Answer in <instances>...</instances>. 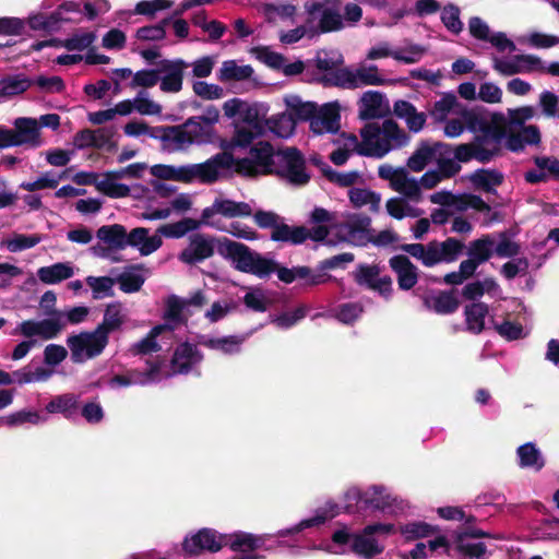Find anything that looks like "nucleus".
<instances>
[{
	"instance_id": "6e6552de",
	"label": "nucleus",
	"mask_w": 559,
	"mask_h": 559,
	"mask_svg": "<svg viewBox=\"0 0 559 559\" xmlns=\"http://www.w3.org/2000/svg\"><path fill=\"white\" fill-rule=\"evenodd\" d=\"M186 302L175 296L169 297L166 301V310L164 313L165 322L163 324L155 325L150 333L141 341L134 343L130 350L133 354H151L158 352L162 345L157 342L168 340L173 337V331L182 322V311Z\"/></svg>"
},
{
	"instance_id": "0eeeda50",
	"label": "nucleus",
	"mask_w": 559,
	"mask_h": 559,
	"mask_svg": "<svg viewBox=\"0 0 559 559\" xmlns=\"http://www.w3.org/2000/svg\"><path fill=\"white\" fill-rule=\"evenodd\" d=\"M471 115L455 114L444 120L443 134L447 138L455 139L461 136L465 130L474 134L489 132L497 128L507 127V120L501 112H488L467 108Z\"/></svg>"
},
{
	"instance_id": "f704fd0d",
	"label": "nucleus",
	"mask_w": 559,
	"mask_h": 559,
	"mask_svg": "<svg viewBox=\"0 0 559 559\" xmlns=\"http://www.w3.org/2000/svg\"><path fill=\"white\" fill-rule=\"evenodd\" d=\"M337 514H338V507L334 503L329 502L322 509L318 510L316 515H313L312 518L302 520L298 524H296L289 528L278 531L276 536L284 537V536H288L292 534L300 533L301 531H304L306 528H310V527L323 524L325 521L333 519Z\"/></svg>"
},
{
	"instance_id": "f257e3e1",
	"label": "nucleus",
	"mask_w": 559,
	"mask_h": 559,
	"mask_svg": "<svg viewBox=\"0 0 559 559\" xmlns=\"http://www.w3.org/2000/svg\"><path fill=\"white\" fill-rule=\"evenodd\" d=\"M224 115L229 119H237L235 134L230 141L221 140L219 147L223 152L233 155L237 147H247L258 135L264 131V120L269 112V106L262 103L250 104L240 98H231L223 105Z\"/></svg>"
},
{
	"instance_id": "2eb2a0df",
	"label": "nucleus",
	"mask_w": 559,
	"mask_h": 559,
	"mask_svg": "<svg viewBox=\"0 0 559 559\" xmlns=\"http://www.w3.org/2000/svg\"><path fill=\"white\" fill-rule=\"evenodd\" d=\"M107 344L108 336L97 328L92 332L80 333L68 338L71 359L76 364H82L100 355Z\"/></svg>"
},
{
	"instance_id": "7c9ffc66",
	"label": "nucleus",
	"mask_w": 559,
	"mask_h": 559,
	"mask_svg": "<svg viewBox=\"0 0 559 559\" xmlns=\"http://www.w3.org/2000/svg\"><path fill=\"white\" fill-rule=\"evenodd\" d=\"M518 133H514V129L506 132L502 140L506 141V146L518 152L524 148L525 145L538 144L540 141V132L536 126H520Z\"/></svg>"
},
{
	"instance_id": "c9c22d12",
	"label": "nucleus",
	"mask_w": 559,
	"mask_h": 559,
	"mask_svg": "<svg viewBox=\"0 0 559 559\" xmlns=\"http://www.w3.org/2000/svg\"><path fill=\"white\" fill-rule=\"evenodd\" d=\"M440 150H445L440 142L421 143L407 160V167L419 173L430 163H435V157L440 156Z\"/></svg>"
},
{
	"instance_id": "a211bd4d",
	"label": "nucleus",
	"mask_w": 559,
	"mask_h": 559,
	"mask_svg": "<svg viewBox=\"0 0 559 559\" xmlns=\"http://www.w3.org/2000/svg\"><path fill=\"white\" fill-rule=\"evenodd\" d=\"M64 322L61 313H57L56 318L44 320H25L19 323L14 330V334H20L26 340H34L38 336L43 340H52L63 330Z\"/></svg>"
},
{
	"instance_id": "4d7b16f0",
	"label": "nucleus",
	"mask_w": 559,
	"mask_h": 559,
	"mask_svg": "<svg viewBox=\"0 0 559 559\" xmlns=\"http://www.w3.org/2000/svg\"><path fill=\"white\" fill-rule=\"evenodd\" d=\"M390 216L402 219L404 217H418L423 211L402 198H391L385 203Z\"/></svg>"
},
{
	"instance_id": "ea45409f",
	"label": "nucleus",
	"mask_w": 559,
	"mask_h": 559,
	"mask_svg": "<svg viewBox=\"0 0 559 559\" xmlns=\"http://www.w3.org/2000/svg\"><path fill=\"white\" fill-rule=\"evenodd\" d=\"M427 309L438 314H449L459 308V300L452 293L438 292L427 295L424 298Z\"/></svg>"
},
{
	"instance_id": "774afa93",
	"label": "nucleus",
	"mask_w": 559,
	"mask_h": 559,
	"mask_svg": "<svg viewBox=\"0 0 559 559\" xmlns=\"http://www.w3.org/2000/svg\"><path fill=\"white\" fill-rule=\"evenodd\" d=\"M271 295L260 288H251L243 297L245 305L257 312H264L272 304Z\"/></svg>"
},
{
	"instance_id": "f03ea898",
	"label": "nucleus",
	"mask_w": 559,
	"mask_h": 559,
	"mask_svg": "<svg viewBox=\"0 0 559 559\" xmlns=\"http://www.w3.org/2000/svg\"><path fill=\"white\" fill-rule=\"evenodd\" d=\"M395 533L396 526L391 523L369 524L361 532L355 534H352L347 527H343L333 533V545H320L314 547V549L324 550L333 555H343L346 552V545L350 543L353 552L371 558L382 554L384 550V544L381 538Z\"/></svg>"
},
{
	"instance_id": "aec40b11",
	"label": "nucleus",
	"mask_w": 559,
	"mask_h": 559,
	"mask_svg": "<svg viewBox=\"0 0 559 559\" xmlns=\"http://www.w3.org/2000/svg\"><path fill=\"white\" fill-rule=\"evenodd\" d=\"M326 236L328 231L322 226H313L311 228L302 226L293 227L280 222L272 230L271 239L274 241H286L298 245L308 238L314 241H321L324 240Z\"/></svg>"
},
{
	"instance_id": "864d4df0",
	"label": "nucleus",
	"mask_w": 559,
	"mask_h": 559,
	"mask_svg": "<svg viewBox=\"0 0 559 559\" xmlns=\"http://www.w3.org/2000/svg\"><path fill=\"white\" fill-rule=\"evenodd\" d=\"M392 189L407 199L418 202L421 200L420 183L414 177H411L404 169L397 180H395Z\"/></svg>"
},
{
	"instance_id": "b1692460",
	"label": "nucleus",
	"mask_w": 559,
	"mask_h": 559,
	"mask_svg": "<svg viewBox=\"0 0 559 559\" xmlns=\"http://www.w3.org/2000/svg\"><path fill=\"white\" fill-rule=\"evenodd\" d=\"M452 547L443 534H437L427 543H418L404 559H437L443 556H451Z\"/></svg>"
},
{
	"instance_id": "412c9836",
	"label": "nucleus",
	"mask_w": 559,
	"mask_h": 559,
	"mask_svg": "<svg viewBox=\"0 0 559 559\" xmlns=\"http://www.w3.org/2000/svg\"><path fill=\"white\" fill-rule=\"evenodd\" d=\"M189 67L182 59L162 60L158 63L159 88L164 93H178L182 90L183 73Z\"/></svg>"
},
{
	"instance_id": "3c124183",
	"label": "nucleus",
	"mask_w": 559,
	"mask_h": 559,
	"mask_svg": "<svg viewBox=\"0 0 559 559\" xmlns=\"http://www.w3.org/2000/svg\"><path fill=\"white\" fill-rule=\"evenodd\" d=\"M519 464L523 468L539 471L544 466L540 451L534 443H525L518 449Z\"/></svg>"
},
{
	"instance_id": "5701e85b",
	"label": "nucleus",
	"mask_w": 559,
	"mask_h": 559,
	"mask_svg": "<svg viewBox=\"0 0 559 559\" xmlns=\"http://www.w3.org/2000/svg\"><path fill=\"white\" fill-rule=\"evenodd\" d=\"M13 134L15 146L39 147L44 143L39 123L35 118H16L13 121Z\"/></svg>"
},
{
	"instance_id": "bf43d9fd",
	"label": "nucleus",
	"mask_w": 559,
	"mask_h": 559,
	"mask_svg": "<svg viewBox=\"0 0 559 559\" xmlns=\"http://www.w3.org/2000/svg\"><path fill=\"white\" fill-rule=\"evenodd\" d=\"M396 532H400L401 535L407 539H417V538H426V537H435L436 527L425 523V522H411L404 525L396 527Z\"/></svg>"
},
{
	"instance_id": "423d86ee",
	"label": "nucleus",
	"mask_w": 559,
	"mask_h": 559,
	"mask_svg": "<svg viewBox=\"0 0 559 559\" xmlns=\"http://www.w3.org/2000/svg\"><path fill=\"white\" fill-rule=\"evenodd\" d=\"M217 251L222 257L230 260L238 271L253 274L260 278L267 277L275 272V261L262 257L240 242L227 238L221 239Z\"/></svg>"
},
{
	"instance_id": "13d9d810",
	"label": "nucleus",
	"mask_w": 559,
	"mask_h": 559,
	"mask_svg": "<svg viewBox=\"0 0 559 559\" xmlns=\"http://www.w3.org/2000/svg\"><path fill=\"white\" fill-rule=\"evenodd\" d=\"M96 189L111 198H123L130 192L128 186L118 182L115 175L108 174H105L100 179H97Z\"/></svg>"
},
{
	"instance_id": "bb28decb",
	"label": "nucleus",
	"mask_w": 559,
	"mask_h": 559,
	"mask_svg": "<svg viewBox=\"0 0 559 559\" xmlns=\"http://www.w3.org/2000/svg\"><path fill=\"white\" fill-rule=\"evenodd\" d=\"M358 284L378 290L382 296L388 297L392 292L390 277H379V269L376 265H359L355 272Z\"/></svg>"
},
{
	"instance_id": "c03bdc74",
	"label": "nucleus",
	"mask_w": 559,
	"mask_h": 559,
	"mask_svg": "<svg viewBox=\"0 0 559 559\" xmlns=\"http://www.w3.org/2000/svg\"><path fill=\"white\" fill-rule=\"evenodd\" d=\"M245 340V336L237 335L207 337L203 340L202 344L210 349L223 353L225 355H235L240 353Z\"/></svg>"
},
{
	"instance_id": "c85d7f7f",
	"label": "nucleus",
	"mask_w": 559,
	"mask_h": 559,
	"mask_svg": "<svg viewBox=\"0 0 559 559\" xmlns=\"http://www.w3.org/2000/svg\"><path fill=\"white\" fill-rule=\"evenodd\" d=\"M429 114L432 120L438 123L443 122L455 114L469 115L467 112V107L463 105L452 93H444L438 100H436Z\"/></svg>"
},
{
	"instance_id": "2f4dec72",
	"label": "nucleus",
	"mask_w": 559,
	"mask_h": 559,
	"mask_svg": "<svg viewBox=\"0 0 559 559\" xmlns=\"http://www.w3.org/2000/svg\"><path fill=\"white\" fill-rule=\"evenodd\" d=\"M213 254V246L210 239L195 234L190 237L189 246L180 253L179 259L188 264H193Z\"/></svg>"
},
{
	"instance_id": "4c0bfd02",
	"label": "nucleus",
	"mask_w": 559,
	"mask_h": 559,
	"mask_svg": "<svg viewBox=\"0 0 559 559\" xmlns=\"http://www.w3.org/2000/svg\"><path fill=\"white\" fill-rule=\"evenodd\" d=\"M74 274L75 269L71 262H59L37 270L38 280L46 285H56L71 278Z\"/></svg>"
},
{
	"instance_id": "052dcab7",
	"label": "nucleus",
	"mask_w": 559,
	"mask_h": 559,
	"mask_svg": "<svg viewBox=\"0 0 559 559\" xmlns=\"http://www.w3.org/2000/svg\"><path fill=\"white\" fill-rule=\"evenodd\" d=\"M445 150H440V156L435 157V163L438 165V171L443 177L449 178L457 174L461 169L460 164L454 159L452 147L447 143H441Z\"/></svg>"
},
{
	"instance_id": "cd10ccee",
	"label": "nucleus",
	"mask_w": 559,
	"mask_h": 559,
	"mask_svg": "<svg viewBox=\"0 0 559 559\" xmlns=\"http://www.w3.org/2000/svg\"><path fill=\"white\" fill-rule=\"evenodd\" d=\"M194 203L192 194L181 192L176 194L169 202L168 206L148 210L143 217L148 221L166 219L173 212L183 214L189 212Z\"/></svg>"
},
{
	"instance_id": "338daca9",
	"label": "nucleus",
	"mask_w": 559,
	"mask_h": 559,
	"mask_svg": "<svg viewBox=\"0 0 559 559\" xmlns=\"http://www.w3.org/2000/svg\"><path fill=\"white\" fill-rule=\"evenodd\" d=\"M86 284L90 286L95 299L111 297L114 295L115 277L87 276Z\"/></svg>"
},
{
	"instance_id": "8fccbe9b",
	"label": "nucleus",
	"mask_w": 559,
	"mask_h": 559,
	"mask_svg": "<svg viewBox=\"0 0 559 559\" xmlns=\"http://www.w3.org/2000/svg\"><path fill=\"white\" fill-rule=\"evenodd\" d=\"M47 420V417L34 409H20L1 418V424L8 427H19L25 424L39 425Z\"/></svg>"
},
{
	"instance_id": "473e14b6",
	"label": "nucleus",
	"mask_w": 559,
	"mask_h": 559,
	"mask_svg": "<svg viewBox=\"0 0 559 559\" xmlns=\"http://www.w3.org/2000/svg\"><path fill=\"white\" fill-rule=\"evenodd\" d=\"M393 114L399 119L404 120L411 132L418 133L425 127V112L418 111L416 107L407 100H396L393 105Z\"/></svg>"
},
{
	"instance_id": "a18cd8bd",
	"label": "nucleus",
	"mask_w": 559,
	"mask_h": 559,
	"mask_svg": "<svg viewBox=\"0 0 559 559\" xmlns=\"http://www.w3.org/2000/svg\"><path fill=\"white\" fill-rule=\"evenodd\" d=\"M426 51L424 46L404 40L402 45L394 46L393 60L399 63L414 64L424 58Z\"/></svg>"
},
{
	"instance_id": "e2e57ef3",
	"label": "nucleus",
	"mask_w": 559,
	"mask_h": 559,
	"mask_svg": "<svg viewBox=\"0 0 559 559\" xmlns=\"http://www.w3.org/2000/svg\"><path fill=\"white\" fill-rule=\"evenodd\" d=\"M31 86V81L24 76H10L0 81V102L19 95Z\"/></svg>"
},
{
	"instance_id": "393cba45",
	"label": "nucleus",
	"mask_w": 559,
	"mask_h": 559,
	"mask_svg": "<svg viewBox=\"0 0 559 559\" xmlns=\"http://www.w3.org/2000/svg\"><path fill=\"white\" fill-rule=\"evenodd\" d=\"M359 118L370 120L385 117L390 105L385 96L377 91L365 92L358 102Z\"/></svg>"
},
{
	"instance_id": "603ef678",
	"label": "nucleus",
	"mask_w": 559,
	"mask_h": 559,
	"mask_svg": "<svg viewBox=\"0 0 559 559\" xmlns=\"http://www.w3.org/2000/svg\"><path fill=\"white\" fill-rule=\"evenodd\" d=\"M162 365L163 362L155 361L145 372H141L139 370H130L127 372V374L130 377V380H132V385H147L169 377L168 373L162 372Z\"/></svg>"
},
{
	"instance_id": "c756f323",
	"label": "nucleus",
	"mask_w": 559,
	"mask_h": 559,
	"mask_svg": "<svg viewBox=\"0 0 559 559\" xmlns=\"http://www.w3.org/2000/svg\"><path fill=\"white\" fill-rule=\"evenodd\" d=\"M162 245L163 239L157 231L150 236L148 229L144 227L133 228L128 234V246L135 248L143 257L154 253Z\"/></svg>"
},
{
	"instance_id": "6ab92c4d",
	"label": "nucleus",
	"mask_w": 559,
	"mask_h": 559,
	"mask_svg": "<svg viewBox=\"0 0 559 559\" xmlns=\"http://www.w3.org/2000/svg\"><path fill=\"white\" fill-rule=\"evenodd\" d=\"M313 134L322 135L336 133L341 128V105L338 102H329L316 107V112L309 121Z\"/></svg>"
},
{
	"instance_id": "7ed1b4c3",
	"label": "nucleus",
	"mask_w": 559,
	"mask_h": 559,
	"mask_svg": "<svg viewBox=\"0 0 559 559\" xmlns=\"http://www.w3.org/2000/svg\"><path fill=\"white\" fill-rule=\"evenodd\" d=\"M209 118H190L175 127H162L160 141L168 152H182L192 145L212 144L218 140L213 123L218 120V111L209 110Z\"/></svg>"
},
{
	"instance_id": "4be33fe9",
	"label": "nucleus",
	"mask_w": 559,
	"mask_h": 559,
	"mask_svg": "<svg viewBox=\"0 0 559 559\" xmlns=\"http://www.w3.org/2000/svg\"><path fill=\"white\" fill-rule=\"evenodd\" d=\"M79 5L74 2H66L61 4L55 12L49 15L44 13H35L28 16L27 23L35 31H53L62 21H70L68 13L79 12Z\"/></svg>"
},
{
	"instance_id": "e433bc0d",
	"label": "nucleus",
	"mask_w": 559,
	"mask_h": 559,
	"mask_svg": "<svg viewBox=\"0 0 559 559\" xmlns=\"http://www.w3.org/2000/svg\"><path fill=\"white\" fill-rule=\"evenodd\" d=\"M390 265L397 275V283L401 289L407 290L417 283V270L405 255L391 258Z\"/></svg>"
},
{
	"instance_id": "ddd939ff",
	"label": "nucleus",
	"mask_w": 559,
	"mask_h": 559,
	"mask_svg": "<svg viewBox=\"0 0 559 559\" xmlns=\"http://www.w3.org/2000/svg\"><path fill=\"white\" fill-rule=\"evenodd\" d=\"M274 163L272 173L289 183L302 186L309 181L310 176L307 173L305 159L296 148L287 147L276 152Z\"/></svg>"
},
{
	"instance_id": "79ce46f5",
	"label": "nucleus",
	"mask_w": 559,
	"mask_h": 559,
	"mask_svg": "<svg viewBox=\"0 0 559 559\" xmlns=\"http://www.w3.org/2000/svg\"><path fill=\"white\" fill-rule=\"evenodd\" d=\"M128 319V311L120 302H112L106 307L103 322L97 326L105 334L118 330Z\"/></svg>"
},
{
	"instance_id": "a878e982",
	"label": "nucleus",
	"mask_w": 559,
	"mask_h": 559,
	"mask_svg": "<svg viewBox=\"0 0 559 559\" xmlns=\"http://www.w3.org/2000/svg\"><path fill=\"white\" fill-rule=\"evenodd\" d=\"M148 276V270L143 264L126 266L116 277V284L126 294L138 293Z\"/></svg>"
},
{
	"instance_id": "69168bd1",
	"label": "nucleus",
	"mask_w": 559,
	"mask_h": 559,
	"mask_svg": "<svg viewBox=\"0 0 559 559\" xmlns=\"http://www.w3.org/2000/svg\"><path fill=\"white\" fill-rule=\"evenodd\" d=\"M356 76H357V86L365 85H384L388 80L380 73L377 66H366L361 64L356 68Z\"/></svg>"
},
{
	"instance_id": "37998d69",
	"label": "nucleus",
	"mask_w": 559,
	"mask_h": 559,
	"mask_svg": "<svg viewBox=\"0 0 559 559\" xmlns=\"http://www.w3.org/2000/svg\"><path fill=\"white\" fill-rule=\"evenodd\" d=\"M264 127L274 135L283 139L292 136L296 129L295 119L288 112H282L265 118Z\"/></svg>"
},
{
	"instance_id": "20e7f679",
	"label": "nucleus",
	"mask_w": 559,
	"mask_h": 559,
	"mask_svg": "<svg viewBox=\"0 0 559 559\" xmlns=\"http://www.w3.org/2000/svg\"><path fill=\"white\" fill-rule=\"evenodd\" d=\"M361 156L382 158L408 144V134L392 119L367 123L360 129Z\"/></svg>"
},
{
	"instance_id": "72a5a7b5",
	"label": "nucleus",
	"mask_w": 559,
	"mask_h": 559,
	"mask_svg": "<svg viewBox=\"0 0 559 559\" xmlns=\"http://www.w3.org/2000/svg\"><path fill=\"white\" fill-rule=\"evenodd\" d=\"M201 360L202 355L199 353L197 347L189 344H182L176 349L171 360L173 371L167 373L169 377L176 373H187Z\"/></svg>"
},
{
	"instance_id": "49530a36",
	"label": "nucleus",
	"mask_w": 559,
	"mask_h": 559,
	"mask_svg": "<svg viewBox=\"0 0 559 559\" xmlns=\"http://www.w3.org/2000/svg\"><path fill=\"white\" fill-rule=\"evenodd\" d=\"M253 69L249 64H240L236 60H226L222 63L217 78L222 82L242 81L251 78Z\"/></svg>"
},
{
	"instance_id": "9b49d317",
	"label": "nucleus",
	"mask_w": 559,
	"mask_h": 559,
	"mask_svg": "<svg viewBox=\"0 0 559 559\" xmlns=\"http://www.w3.org/2000/svg\"><path fill=\"white\" fill-rule=\"evenodd\" d=\"M345 497L350 501H362L366 506L382 512L399 514L404 513L408 504L403 499L393 496L386 488L372 486L364 492L356 487L349 488Z\"/></svg>"
},
{
	"instance_id": "4468645a",
	"label": "nucleus",
	"mask_w": 559,
	"mask_h": 559,
	"mask_svg": "<svg viewBox=\"0 0 559 559\" xmlns=\"http://www.w3.org/2000/svg\"><path fill=\"white\" fill-rule=\"evenodd\" d=\"M273 147L267 142H259L250 150V157L236 159L234 157L233 166L228 174L235 170L243 176H255L259 174H269L273 171L274 157Z\"/></svg>"
},
{
	"instance_id": "680f3d73",
	"label": "nucleus",
	"mask_w": 559,
	"mask_h": 559,
	"mask_svg": "<svg viewBox=\"0 0 559 559\" xmlns=\"http://www.w3.org/2000/svg\"><path fill=\"white\" fill-rule=\"evenodd\" d=\"M503 180V176L496 170L480 169L471 175L472 183L485 191H492Z\"/></svg>"
},
{
	"instance_id": "6e6d98bb",
	"label": "nucleus",
	"mask_w": 559,
	"mask_h": 559,
	"mask_svg": "<svg viewBox=\"0 0 559 559\" xmlns=\"http://www.w3.org/2000/svg\"><path fill=\"white\" fill-rule=\"evenodd\" d=\"M67 171L62 174H57L55 171H46L40 174L33 181H25L21 183V189L33 192L37 190L44 189H55L58 187L59 182L66 177Z\"/></svg>"
},
{
	"instance_id": "f8f14e48",
	"label": "nucleus",
	"mask_w": 559,
	"mask_h": 559,
	"mask_svg": "<svg viewBox=\"0 0 559 559\" xmlns=\"http://www.w3.org/2000/svg\"><path fill=\"white\" fill-rule=\"evenodd\" d=\"M304 8L308 14V24L318 21V26L314 27L318 34L345 28L337 0L307 1Z\"/></svg>"
},
{
	"instance_id": "58836bf2",
	"label": "nucleus",
	"mask_w": 559,
	"mask_h": 559,
	"mask_svg": "<svg viewBox=\"0 0 559 559\" xmlns=\"http://www.w3.org/2000/svg\"><path fill=\"white\" fill-rule=\"evenodd\" d=\"M128 234L124 226L112 224L99 227L96 237L108 247L122 250L128 247Z\"/></svg>"
},
{
	"instance_id": "09e8293b",
	"label": "nucleus",
	"mask_w": 559,
	"mask_h": 559,
	"mask_svg": "<svg viewBox=\"0 0 559 559\" xmlns=\"http://www.w3.org/2000/svg\"><path fill=\"white\" fill-rule=\"evenodd\" d=\"M201 225H203L200 221H197L194 218H183L176 223H169L162 225L157 228V235L160 237H167V238H181L185 235H187L189 231L198 229Z\"/></svg>"
},
{
	"instance_id": "de8ad7c7",
	"label": "nucleus",
	"mask_w": 559,
	"mask_h": 559,
	"mask_svg": "<svg viewBox=\"0 0 559 559\" xmlns=\"http://www.w3.org/2000/svg\"><path fill=\"white\" fill-rule=\"evenodd\" d=\"M350 203L355 207L368 206L371 212H378L381 204V194L369 189L352 188L348 191Z\"/></svg>"
},
{
	"instance_id": "1a4fd4ad",
	"label": "nucleus",
	"mask_w": 559,
	"mask_h": 559,
	"mask_svg": "<svg viewBox=\"0 0 559 559\" xmlns=\"http://www.w3.org/2000/svg\"><path fill=\"white\" fill-rule=\"evenodd\" d=\"M507 127L497 128L489 132H479L469 143H463L452 148L456 163H466L471 159H477L481 163L489 162L498 154L502 138L506 135Z\"/></svg>"
},
{
	"instance_id": "5fc2aeb1",
	"label": "nucleus",
	"mask_w": 559,
	"mask_h": 559,
	"mask_svg": "<svg viewBox=\"0 0 559 559\" xmlns=\"http://www.w3.org/2000/svg\"><path fill=\"white\" fill-rule=\"evenodd\" d=\"M488 308L481 302H475L465 307V320L467 329L473 333H480L485 328Z\"/></svg>"
},
{
	"instance_id": "9d476101",
	"label": "nucleus",
	"mask_w": 559,
	"mask_h": 559,
	"mask_svg": "<svg viewBox=\"0 0 559 559\" xmlns=\"http://www.w3.org/2000/svg\"><path fill=\"white\" fill-rule=\"evenodd\" d=\"M371 219L362 214H348L343 222L335 223L324 239L326 245L348 242L354 246H365L371 239Z\"/></svg>"
},
{
	"instance_id": "f3484780",
	"label": "nucleus",
	"mask_w": 559,
	"mask_h": 559,
	"mask_svg": "<svg viewBox=\"0 0 559 559\" xmlns=\"http://www.w3.org/2000/svg\"><path fill=\"white\" fill-rule=\"evenodd\" d=\"M492 63L493 69L504 76L545 70V63L535 55H516L511 58L495 57Z\"/></svg>"
},
{
	"instance_id": "0e129e2a",
	"label": "nucleus",
	"mask_w": 559,
	"mask_h": 559,
	"mask_svg": "<svg viewBox=\"0 0 559 559\" xmlns=\"http://www.w3.org/2000/svg\"><path fill=\"white\" fill-rule=\"evenodd\" d=\"M516 40L533 48H550L559 44V37L539 32L522 34Z\"/></svg>"
},
{
	"instance_id": "dca6fc26",
	"label": "nucleus",
	"mask_w": 559,
	"mask_h": 559,
	"mask_svg": "<svg viewBox=\"0 0 559 559\" xmlns=\"http://www.w3.org/2000/svg\"><path fill=\"white\" fill-rule=\"evenodd\" d=\"M252 207L246 202H236L224 195H217L210 206H206L201 213V223L214 228H221V222L217 216L227 218L250 216Z\"/></svg>"
},
{
	"instance_id": "a19ab883",
	"label": "nucleus",
	"mask_w": 559,
	"mask_h": 559,
	"mask_svg": "<svg viewBox=\"0 0 559 559\" xmlns=\"http://www.w3.org/2000/svg\"><path fill=\"white\" fill-rule=\"evenodd\" d=\"M283 102L295 121H310L312 115L316 112L317 104L313 102H305L298 95H285Z\"/></svg>"
},
{
	"instance_id": "39448f33",
	"label": "nucleus",
	"mask_w": 559,
	"mask_h": 559,
	"mask_svg": "<svg viewBox=\"0 0 559 559\" xmlns=\"http://www.w3.org/2000/svg\"><path fill=\"white\" fill-rule=\"evenodd\" d=\"M234 156L221 152L202 163L171 165V181L192 185H213L228 175Z\"/></svg>"
}]
</instances>
